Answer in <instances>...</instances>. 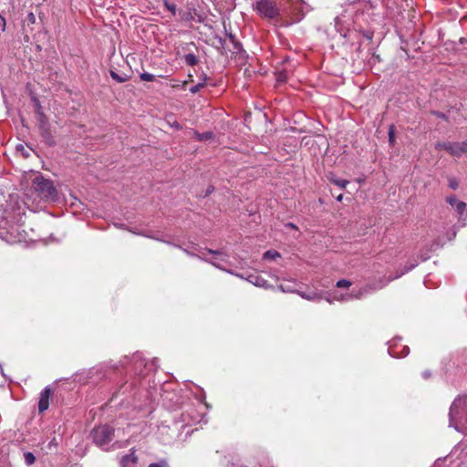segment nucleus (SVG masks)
Returning a JSON list of instances; mask_svg holds the SVG:
<instances>
[{
  "instance_id": "obj_1",
  "label": "nucleus",
  "mask_w": 467,
  "mask_h": 467,
  "mask_svg": "<svg viewBox=\"0 0 467 467\" xmlns=\"http://www.w3.org/2000/svg\"><path fill=\"white\" fill-rule=\"evenodd\" d=\"M114 431L113 427L104 424L95 427L91 431L90 436L97 446L104 451H110L121 447V444L118 441L111 443L114 438Z\"/></svg>"
},
{
  "instance_id": "obj_2",
  "label": "nucleus",
  "mask_w": 467,
  "mask_h": 467,
  "mask_svg": "<svg viewBox=\"0 0 467 467\" xmlns=\"http://www.w3.org/2000/svg\"><path fill=\"white\" fill-rule=\"evenodd\" d=\"M33 187L42 199L55 200L57 197V190L53 182L42 175H37L34 178Z\"/></svg>"
},
{
  "instance_id": "obj_3",
  "label": "nucleus",
  "mask_w": 467,
  "mask_h": 467,
  "mask_svg": "<svg viewBox=\"0 0 467 467\" xmlns=\"http://www.w3.org/2000/svg\"><path fill=\"white\" fill-rule=\"evenodd\" d=\"M38 129L40 135L43 138L46 144L48 146H55L56 141L52 135L50 125L47 117L45 114H40V119H37Z\"/></svg>"
},
{
  "instance_id": "obj_4",
  "label": "nucleus",
  "mask_w": 467,
  "mask_h": 467,
  "mask_svg": "<svg viewBox=\"0 0 467 467\" xmlns=\"http://www.w3.org/2000/svg\"><path fill=\"white\" fill-rule=\"evenodd\" d=\"M257 12L265 17L274 18L278 15L275 4L271 0H260L256 3Z\"/></svg>"
},
{
  "instance_id": "obj_5",
  "label": "nucleus",
  "mask_w": 467,
  "mask_h": 467,
  "mask_svg": "<svg viewBox=\"0 0 467 467\" xmlns=\"http://www.w3.org/2000/svg\"><path fill=\"white\" fill-rule=\"evenodd\" d=\"M435 149L437 150H445L456 158H461L463 155L459 142L439 141L435 144Z\"/></svg>"
},
{
  "instance_id": "obj_6",
  "label": "nucleus",
  "mask_w": 467,
  "mask_h": 467,
  "mask_svg": "<svg viewBox=\"0 0 467 467\" xmlns=\"http://www.w3.org/2000/svg\"><path fill=\"white\" fill-rule=\"evenodd\" d=\"M294 23L301 20L305 13L308 12L309 5L303 0H294Z\"/></svg>"
},
{
  "instance_id": "obj_7",
  "label": "nucleus",
  "mask_w": 467,
  "mask_h": 467,
  "mask_svg": "<svg viewBox=\"0 0 467 467\" xmlns=\"http://www.w3.org/2000/svg\"><path fill=\"white\" fill-rule=\"evenodd\" d=\"M52 389L50 387L47 386L40 393L39 401H38V410L39 412H44L49 407V400L51 398Z\"/></svg>"
},
{
  "instance_id": "obj_8",
  "label": "nucleus",
  "mask_w": 467,
  "mask_h": 467,
  "mask_svg": "<svg viewBox=\"0 0 467 467\" xmlns=\"http://www.w3.org/2000/svg\"><path fill=\"white\" fill-rule=\"evenodd\" d=\"M446 202L456 210L459 216L463 215L467 207L464 202L458 200L455 195L447 196Z\"/></svg>"
},
{
  "instance_id": "obj_9",
  "label": "nucleus",
  "mask_w": 467,
  "mask_h": 467,
  "mask_svg": "<svg viewBox=\"0 0 467 467\" xmlns=\"http://www.w3.org/2000/svg\"><path fill=\"white\" fill-rule=\"evenodd\" d=\"M464 406V400L462 399H456L451 408H450V416L451 418L458 417L460 414V410H462Z\"/></svg>"
},
{
  "instance_id": "obj_10",
  "label": "nucleus",
  "mask_w": 467,
  "mask_h": 467,
  "mask_svg": "<svg viewBox=\"0 0 467 467\" xmlns=\"http://www.w3.org/2000/svg\"><path fill=\"white\" fill-rule=\"evenodd\" d=\"M138 462V458L134 451L130 454H126L122 456L120 460V463L123 467H131L135 465Z\"/></svg>"
},
{
  "instance_id": "obj_11",
  "label": "nucleus",
  "mask_w": 467,
  "mask_h": 467,
  "mask_svg": "<svg viewBox=\"0 0 467 467\" xmlns=\"http://www.w3.org/2000/svg\"><path fill=\"white\" fill-rule=\"evenodd\" d=\"M193 134H194L195 140L198 141L212 140L214 137V135L212 131H206V132H202V133L194 131Z\"/></svg>"
},
{
  "instance_id": "obj_12",
  "label": "nucleus",
  "mask_w": 467,
  "mask_h": 467,
  "mask_svg": "<svg viewBox=\"0 0 467 467\" xmlns=\"http://www.w3.org/2000/svg\"><path fill=\"white\" fill-rule=\"evenodd\" d=\"M281 255L275 250H268L264 253L263 259L266 261H275L276 258H279Z\"/></svg>"
},
{
  "instance_id": "obj_13",
  "label": "nucleus",
  "mask_w": 467,
  "mask_h": 467,
  "mask_svg": "<svg viewBox=\"0 0 467 467\" xmlns=\"http://www.w3.org/2000/svg\"><path fill=\"white\" fill-rule=\"evenodd\" d=\"M183 59L187 65L192 66V67L197 65L199 62L197 57L192 53L186 54L183 57Z\"/></svg>"
},
{
  "instance_id": "obj_14",
  "label": "nucleus",
  "mask_w": 467,
  "mask_h": 467,
  "mask_svg": "<svg viewBox=\"0 0 467 467\" xmlns=\"http://www.w3.org/2000/svg\"><path fill=\"white\" fill-rule=\"evenodd\" d=\"M109 74H110V77L118 83H124L126 82L129 78L127 75L123 74V75H119L118 74L117 72L113 71V70H110L109 71Z\"/></svg>"
},
{
  "instance_id": "obj_15",
  "label": "nucleus",
  "mask_w": 467,
  "mask_h": 467,
  "mask_svg": "<svg viewBox=\"0 0 467 467\" xmlns=\"http://www.w3.org/2000/svg\"><path fill=\"white\" fill-rule=\"evenodd\" d=\"M24 458H25V462L27 466H30L32 464L35 463L36 462V457L35 455L30 452V451H26L24 453Z\"/></svg>"
},
{
  "instance_id": "obj_16",
  "label": "nucleus",
  "mask_w": 467,
  "mask_h": 467,
  "mask_svg": "<svg viewBox=\"0 0 467 467\" xmlns=\"http://www.w3.org/2000/svg\"><path fill=\"white\" fill-rule=\"evenodd\" d=\"M277 288L284 293H292V285L289 281L281 283Z\"/></svg>"
},
{
  "instance_id": "obj_17",
  "label": "nucleus",
  "mask_w": 467,
  "mask_h": 467,
  "mask_svg": "<svg viewBox=\"0 0 467 467\" xmlns=\"http://www.w3.org/2000/svg\"><path fill=\"white\" fill-rule=\"evenodd\" d=\"M249 281L257 286H263L265 284V280L258 275H250Z\"/></svg>"
},
{
  "instance_id": "obj_18",
  "label": "nucleus",
  "mask_w": 467,
  "mask_h": 467,
  "mask_svg": "<svg viewBox=\"0 0 467 467\" xmlns=\"http://www.w3.org/2000/svg\"><path fill=\"white\" fill-rule=\"evenodd\" d=\"M163 5L165 8L171 13L172 16L176 15V5L168 0H163Z\"/></svg>"
},
{
  "instance_id": "obj_19",
  "label": "nucleus",
  "mask_w": 467,
  "mask_h": 467,
  "mask_svg": "<svg viewBox=\"0 0 467 467\" xmlns=\"http://www.w3.org/2000/svg\"><path fill=\"white\" fill-rule=\"evenodd\" d=\"M330 181L342 189L346 188V186L349 183V182L345 179H330Z\"/></svg>"
},
{
  "instance_id": "obj_20",
  "label": "nucleus",
  "mask_w": 467,
  "mask_h": 467,
  "mask_svg": "<svg viewBox=\"0 0 467 467\" xmlns=\"http://www.w3.org/2000/svg\"><path fill=\"white\" fill-rule=\"evenodd\" d=\"M448 186L452 190H457L459 187V181L456 177H450L448 179Z\"/></svg>"
},
{
  "instance_id": "obj_21",
  "label": "nucleus",
  "mask_w": 467,
  "mask_h": 467,
  "mask_svg": "<svg viewBox=\"0 0 467 467\" xmlns=\"http://www.w3.org/2000/svg\"><path fill=\"white\" fill-rule=\"evenodd\" d=\"M352 283L347 279H340L337 282L336 286L338 288H348Z\"/></svg>"
},
{
  "instance_id": "obj_22",
  "label": "nucleus",
  "mask_w": 467,
  "mask_h": 467,
  "mask_svg": "<svg viewBox=\"0 0 467 467\" xmlns=\"http://www.w3.org/2000/svg\"><path fill=\"white\" fill-rule=\"evenodd\" d=\"M388 135H389V143L394 144V142H395V126L394 125L389 126Z\"/></svg>"
},
{
  "instance_id": "obj_23",
  "label": "nucleus",
  "mask_w": 467,
  "mask_h": 467,
  "mask_svg": "<svg viewBox=\"0 0 467 467\" xmlns=\"http://www.w3.org/2000/svg\"><path fill=\"white\" fill-rule=\"evenodd\" d=\"M140 78L142 81H153L155 79V76L148 72H143L140 75Z\"/></svg>"
},
{
  "instance_id": "obj_24",
  "label": "nucleus",
  "mask_w": 467,
  "mask_h": 467,
  "mask_svg": "<svg viewBox=\"0 0 467 467\" xmlns=\"http://www.w3.org/2000/svg\"><path fill=\"white\" fill-rule=\"evenodd\" d=\"M204 79H206V78ZM204 86H205V80H203V82H202V83H198V84L192 86L190 88V92L192 94H195V93L199 92Z\"/></svg>"
},
{
  "instance_id": "obj_25",
  "label": "nucleus",
  "mask_w": 467,
  "mask_h": 467,
  "mask_svg": "<svg viewBox=\"0 0 467 467\" xmlns=\"http://www.w3.org/2000/svg\"><path fill=\"white\" fill-rule=\"evenodd\" d=\"M148 467H170L166 460H161L157 462L150 463Z\"/></svg>"
},
{
  "instance_id": "obj_26",
  "label": "nucleus",
  "mask_w": 467,
  "mask_h": 467,
  "mask_svg": "<svg viewBox=\"0 0 467 467\" xmlns=\"http://www.w3.org/2000/svg\"><path fill=\"white\" fill-rule=\"evenodd\" d=\"M286 79H287V74L286 73L280 71V72H278L276 74V81L278 83L285 82Z\"/></svg>"
},
{
  "instance_id": "obj_27",
  "label": "nucleus",
  "mask_w": 467,
  "mask_h": 467,
  "mask_svg": "<svg viewBox=\"0 0 467 467\" xmlns=\"http://www.w3.org/2000/svg\"><path fill=\"white\" fill-rule=\"evenodd\" d=\"M36 102V113L37 114V119H40V114H45L42 110V106L37 99H35Z\"/></svg>"
},
{
  "instance_id": "obj_28",
  "label": "nucleus",
  "mask_w": 467,
  "mask_h": 467,
  "mask_svg": "<svg viewBox=\"0 0 467 467\" xmlns=\"http://www.w3.org/2000/svg\"><path fill=\"white\" fill-rule=\"evenodd\" d=\"M431 113L433 116L437 117V118H439V119H444V120H447V119H447V116H446L444 113L441 112V111L432 110Z\"/></svg>"
},
{
  "instance_id": "obj_29",
  "label": "nucleus",
  "mask_w": 467,
  "mask_h": 467,
  "mask_svg": "<svg viewBox=\"0 0 467 467\" xmlns=\"http://www.w3.org/2000/svg\"><path fill=\"white\" fill-rule=\"evenodd\" d=\"M138 234H140V233H139ZM141 235L143 236H146L148 238H150V239H154V240H157V241H160V242H164L166 244H171L170 242H166L159 237H156V236H153V235H150V234H141Z\"/></svg>"
},
{
  "instance_id": "obj_30",
  "label": "nucleus",
  "mask_w": 467,
  "mask_h": 467,
  "mask_svg": "<svg viewBox=\"0 0 467 467\" xmlns=\"http://www.w3.org/2000/svg\"><path fill=\"white\" fill-rule=\"evenodd\" d=\"M460 143V147L462 150V154H465L467 153V140H463L462 142H459Z\"/></svg>"
},
{
  "instance_id": "obj_31",
  "label": "nucleus",
  "mask_w": 467,
  "mask_h": 467,
  "mask_svg": "<svg viewBox=\"0 0 467 467\" xmlns=\"http://www.w3.org/2000/svg\"><path fill=\"white\" fill-rule=\"evenodd\" d=\"M230 38H231L232 40H234V36H233L232 35L230 36ZM233 43H234V49H235L236 51H239V50L241 49V44H240L239 42H235V41H233Z\"/></svg>"
},
{
  "instance_id": "obj_32",
  "label": "nucleus",
  "mask_w": 467,
  "mask_h": 467,
  "mask_svg": "<svg viewBox=\"0 0 467 467\" xmlns=\"http://www.w3.org/2000/svg\"><path fill=\"white\" fill-rule=\"evenodd\" d=\"M27 19H28L31 23H35V21H36L35 15H34L32 12H30V13L28 14V16H27Z\"/></svg>"
},
{
  "instance_id": "obj_33",
  "label": "nucleus",
  "mask_w": 467,
  "mask_h": 467,
  "mask_svg": "<svg viewBox=\"0 0 467 467\" xmlns=\"http://www.w3.org/2000/svg\"><path fill=\"white\" fill-rule=\"evenodd\" d=\"M208 253L212 254H221V252H219L217 250H212V249H208Z\"/></svg>"
},
{
  "instance_id": "obj_34",
  "label": "nucleus",
  "mask_w": 467,
  "mask_h": 467,
  "mask_svg": "<svg viewBox=\"0 0 467 467\" xmlns=\"http://www.w3.org/2000/svg\"><path fill=\"white\" fill-rule=\"evenodd\" d=\"M172 127H174L176 130L182 129V126L177 121H174V123L172 124Z\"/></svg>"
},
{
  "instance_id": "obj_35",
  "label": "nucleus",
  "mask_w": 467,
  "mask_h": 467,
  "mask_svg": "<svg viewBox=\"0 0 467 467\" xmlns=\"http://www.w3.org/2000/svg\"><path fill=\"white\" fill-rule=\"evenodd\" d=\"M214 190L213 186H209L208 189H207V192H206V195L210 194L211 192H213Z\"/></svg>"
},
{
  "instance_id": "obj_36",
  "label": "nucleus",
  "mask_w": 467,
  "mask_h": 467,
  "mask_svg": "<svg viewBox=\"0 0 467 467\" xmlns=\"http://www.w3.org/2000/svg\"><path fill=\"white\" fill-rule=\"evenodd\" d=\"M304 130H305V126L298 127V128H297V127H294V128H293V130H294V131H295V130L303 131Z\"/></svg>"
},
{
  "instance_id": "obj_37",
  "label": "nucleus",
  "mask_w": 467,
  "mask_h": 467,
  "mask_svg": "<svg viewBox=\"0 0 467 467\" xmlns=\"http://www.w3.org/2000/svg\"><path fill=\"white\" fill-rule=\"evenodd\" d=\"M1 21H2V25H3V28H2V29H3V31H4V30H5V18H4V17H2V16H1Z\"/></svg>"
},
{
  "instance_id": "obj_38",
  "label": "nucleus",
  "mask_w": 467,
  "mask_h": 467,
  "mask_svg": "<svg viewBox=\"0 0 467 467\" xmlns=\"http://www.w3.org/2000/svg\"><path fill=\"white\" fill-rule=\"evenodd\" d=\"M24 150V146L23 145H17L16 146V150Z\"/></svg>"
},
{
  "instance_id": "obj_39",
  "label": "nucleus",
  "mask_w": 467,
  "mask_h": 467,
  "mask_svg": "<svg viewBox=\"0 0 467 467\" xmlns=\"http://www.w3.org/2000/svg\"><path fill=\"white\" fill-rule=\"evenodd\" d=\"M182 250H183V252H184L185 254H187L188 255H191V256H192V255H193V254H192V253H191V252H189L188 250H186V249H182Z\"/></svg>"
},
{
  "instance_id": "obj_40",
  "label": "nucleus",
  "mask_w": 467,
  "mask_h": 467,
  "mask_svg": "<svg viewBox=\"0 0 467 467\" xmlns=\"http://www.w3.org/2000/svg\"><path fill=\"white\" fill-rule=\"evenodd\" d=\"M343 199V195L342 194H339L337 197V200L341 202Z\"/></svg>"
},
{
  "instance_id": "obj_41",
  "label": "nucleus",
  "mask_w": 467,
  "mask_h": 467,
  "mask_svg": "<svg viewBox=\"0 0 467 467\" xmlns=\"http://www.w3.org/2000/svg\"><path fill=\"white\" fill-rule=\"evenodd\" d=\"M361 293H359L356 297L360 298Z\"/></svg>"
},
{
  "instance_id": "obj_42",
  "label": "nucleus",
  "mask_w": 467,
  "mask_h": 467,
  "mask_svg": "<svg viewBox=\"0 0 467 467\" xmlns=\"http://www.w3.org/2000/svg\"><path fill=\"white\" fill-rule=\"evenodd\" d=\"M301 119L304 117L303 113L299 112Z\"/></svg>"
},
{
  "instance_id": "obj_43",
  "label": "nucleus",
  "mask_w": 467,
  "mask_h": 467,
  "mask_svg": "<svg viewBox=\"0 0 467 467\" xmlns=\"http://www.w3.org/2000/svg\"><path fill=\"white\" fill-rule=\"evenodd\" d=\"M293 229L297 230V227L294 224Z\"/></svg>"
}]
</instances>
